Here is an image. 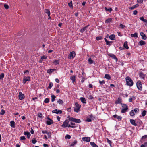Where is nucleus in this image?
Returning a JSON list of instances; mask_svg holds the SVG:
<instances>
[{
    "mask_svg": "<svg viewBox=\"0 0 147 147\" xmlns=\"http://www.w3.org/2000/svg\"><path fill=\"white\" fill-rule=\"evenodd\" d=\"M147 146V142H146L142 144L140 147H146Z\"/></svg>",
    "mask_w": 147,
    "mask_h": 147,
    "instance_id": "nucleus-38",
    "label": "nucleus"
},
{
    "mask_svg": "<svg viewBox=\"0 0 147 147\" xmlns=\"http://www.w3.org/2000/svg\"><path fill=\"white\" fill-rule=\"evenodd\" d=\"M88 61L89 63V64H91L93 63V61L92 59L91 58H89L88 59Z\"/></svg>",
    "mask_w": 147,
    "mask_h": 147,
    "instance_id": "nucleus-40",
    "label": "nucleus"
},
{
    "mask_svg": "<svg viewBox=\"0 0 147 147\" xmlns=\"http://www.w3.org/2000/svg\"><path fill=\"white\" fill-rule=\"evenodd\" d=\"M32 142L33 144H35L37 142V141L36 139L33 138L32 140Z\"/></svg>",
    "mask_w": 147,
    "mask_h": 147,
    "instance_id": "nucleus-42",
    "label": "nucleus"
},
{
    "mask_svg": "<svg viewBox=\"0 0 147 147\" xmlns=\"http://www.w3.org/2000/svg\"><path fill=\"white\" fill-rule=\"evenodd\" d=\"M92 120L90 118L87 117V119L85 121L87 122H90L92 121Z\"/></svg>",
    "mask_w": 147,
    "mask_h": 147,
    "instance_id": "nucleus-48",
    "label": "nucleus"
},
{
    "mask_svg": "<svg viewBox=\"0 0 147 147\" xmlns=\"http://www.w3.org/2000/svg\"><path fill=\"white\" fill-rule=\"evenodd\" d=\"M99 82L100 84L101 85H103V84H104L105 83V81L104 80H103L102 81L99 80Z\"/></svg>",
    "mask_w": 147,
    "mask_h": 147,
    "instance_id": "nucleus-59",
    "label": "nucleus"
},
{
    "mask_svg": "<svg viewBox=\"0 0 147 147\" xmlns=\"http://www.w3.org/2000/svg\"><path fill=\"white\" fill-rule=\"evenodd\" d=\"M51 101L52 102H53L55 100V98H56V96L54 95H52L51 96Z\"/></svg>",
    "mask_w": 147,
    "mask_h": 147,
    "instance_id": "nucleus-35",
    "label": "nucleus"
},
{
    "mask_svg": "<svg viewBox=\"0 0 147 147\" xmlns=\"http://www.w3.org/2000/svg\"><path fill=\"white\" fill-rule=\"evenodd\" d=\"M139 76L141 78L144 79L145 75L142 72H140V74Z\"/></svg>",
    "mask_w": 147,
    "mask_h": 147,
    "instance_id": "nucleus-22",
    "label": "nucleus"
},
{
    "mask_svg": "<svg viewBox=\"0 0 147 147\" xmlns=\"http://www.w3.org/2000/svg\"><path fill=\"white\" fill-rule=\"evenodd\" d=\"M105 9L107 11H109L110 12H111V11L112 10V8H110L109 9H107L106 7H105Z\"/></svg>",
    "mask_w": 147,
    "mask_h": 147,
    "instance_id": "nucleus-52",
    "label": "nucleus"
},
{
    "mask_svg": "<svg viewBox=\"0 0 147 147\" xmlns=\"http://www.w3.org/2000/svg\"><path fill=\"white\" fill-rule=\"evenodd\" d=\"M147 138V135L143 136L141 138V140H143L144 139H146Z\"/></svg>",
    "mask_w": 147,
    "mask_h": 147,
    "instance_id": "nucleus-55",
    "label": "nucleus"
},
{
    "mask_svg": "<svg viewBox=\"0 0 147 147\" xmlns=\"http://www.w3.org/2000/svg\"><path fill=\"white\" fill-rule=\"evenodd\" d=\"M140 35L141 36H142V39L145 40H146L147 38V37L145 34L142 32H141L140 33Z\"/></svg>",
    "mask_w": 147,
    "mask_h": 147,
    "instance_id": "nucleus-12",
    "label": "nucleus"
},
{
    "mask_svg": "<svg viewBox=\"0 0 147 147\" xmlns=\"http://www.w3.org/2000/svg\"><path fill=\"white\" fill-rule=\"evenodd\" d=\"M76 55L75 52L74 51H73L70 52V54L68 56V58L69 59H71L73 58Z\"/></svg>",
    "mask_w": 147,
    "mask_h": 147,
    "instance_id": "nucleus-5",
    "label": "nucleus"
},
{
    "mask_svg": "<svg viewBox=\"0 0 147 147\" xmlns=\"http://www.w3.org/2000/svg\"><path fill=\"white\" fill-rule=\"evenodd\" d=\"M125 79L127 84V85L131 86L133 85V81L129 77H126Z\"/></svg>",
    "mask_w": 147,
    "mask_h": 147,
    "instance_id": "nucleus-1",
    "label": "nucleus"
},
{
    "mask_svg": "<svg viewBox=\"0 0 147 147\" xmlns=\"http://www.w3.org/2000/svg\"><path fill=\"white\" fill-rule=\"evenodd\" d=\"M125 25H123L122 24H120L119 26V28H121L122 29H124L125 27Z\"/></svg>",
    "mask_w": 147,
    "mask_h": 147,
    "instance_id": "nucleus-39",
    "label": "nucleus"
},
{
    "mask_svg": "<svg viewBox=\"0 0 147 147\" xmlns=\"http://www.w3.org/2000/svg\"><path fill=\"white\" fill-rule=\"evenodd\" d=\"M75 107H74V110H79L81 107V105H79L77 103H75Z\"/></svg>",
    "mask_w": 147,
    "mask_h": 147,
    "instance_id": "nucleus-6",
    "label": "nucleus"
},
{
    "mask_svg": "<svg viewBox=\"0 0 147 147\" xmlns=\"http://www.w3.org/2000/svg\"><path fill=\"white\" fill-rule=\"evenodd\" d=\"M102 37L101 36L97 37L96 38V39L97 40H99L101 39Z\"/></svg>",
    "mask_w": 147,
    "mask_h": 147,
    "instance_id": "nucleus-60",
    "label": "nucleus"
},
{
    "mask_svg": "<svg viewBox=\"0 0 147 147\" xmlns=\"http://www.w3.org/2000/svg\"><path fill=\"white\" fill-rule=\"evenodd\" d=\"M139 6V5L138 4H136L135 5L131 7L130 8V9L131 10L133 9L134 8H135L136 7H137Z\"/></svg>",
    "mask_w": 147,
    "mask_h": 147,
    "instance_id": "nucleus-33",
    "label": "nucleus"
},
{
    "mask_svg": "<svg viewBox=\"0 0 147 147\" xmlns=\"http://www.w3.org/2000/svg\"><path fill=\"white\" fill-rule=\"evenodd\" d=\"M82 140L84 141L89 142L90 140V137H84L82 138Z\"/></svg>",
    "mask_w": 147,
    "mask_h": 147,
    "instance_id": "nucleus-9",
    "label": "nucleus"
},
{
    "mask_svg": "<svg viewBox=\"0 0 147 147\" xmlns=\"http://www.w3.org/2000/svg\"><path fill=\"white\" fill-rule=\"evenodd\" d=\"M4 77V74L3 73H1L0 75V80H1Z\"/></svg>",
    "mask_w": 147,
    "mask_h": 147,
    "instance_id": "nucleus-49",
    "label": "nucleus"
},
{
    "mask_svg": "<svg viewBox=\"0 0 147 147\" xmlns=\"http://www.w3.org/2000/svg\"><path fill=\"white\" fill-rule=\"evenodd\" d=\"M19 99L20 100H22L24 98V94L21 92H19Z\"/></svg>",
    "mask_w": 147,
    "mask_h": 147,
    "instance_id": "nucleus-13",
    "label": "nucleus"
},
{
    "mask_svg": "<svg viewBox=\"0 0 147 147\" xmlns=\"http://www.w3.org/2000/svg\"><path fill=\"white\" fill-rule=\"evenodd\" d=\"M112 21V19L111 18H109L105 20V22L106 23H110Z\"/></svg>",
    "mask_w": 147,
    "mask_h": 147,
    "instance_id": "nucleus-41",
    "label": "nucleus"
},
{
    "mask_svg": "<svg viewBox=\"0 0 147 147\" xmlns=\"http://www.w3.org/2000/svg\"><path fill=\"white\" fill-rule=\"evenodd\" d=\"M77 141L76 140H75L70 145V146L74 147L77 143Z\"/></svg>",
    "mask_w": 147,
    "mask_h": 147,
    "instance_id": "nucleus-19",
    "label": "nucleus"
},
{
    "mask_svg": "<svg viewBox=\"0 0 147 147\" xmlns=\"http://www.w3.org/2000/svg\"><path fill=\"white\" fill-rule=\"evenodd\" d=\"M130 121L131 123L133 125L135 126H137V125L136 123V121L135 120L132 119H130Z\"/></svg>",
    "mask_w": 147,
    "mask_h": 147,
    "instance_id": "nucleus-10",
    "label": "nucleus"
},
{
    "mask_svg": "<svg viewBox=\"0 0 147 147\" xmlns=\"http://www.w3.org/2000/svg\"><path fill=\"white\" fill-rule=\"evenodd\" d=\"M53 123V121L52 120H47L46 121V124L48 125H50L52 124Z\"/></svg>",
    "mask_w": 147,
    "mask_h": 147,
    "instance_id": "nucleus-18",
    "label": "nucleus"
},
{
    "mask_svg": "<svg viewBox=\"0 0 147 147\" xmlns=\"http://www.w3.org/2000/svg\"><path fill=\"white\" fill-rule=\"evenodd\" d=\"M30 77L29 76L24 77L23 78V82L25 84L27 81H30Z\"/></svg>",
    "mask_w": 147,
    "mask_h": 147,
    "instance_id": "nucleus-7",
    "label": "nucleus"
},
{
    "mask_svg": "<svg viewBox=\"0 0 147 147\" xmlns=\"http://www.w3.org/2000/svg\"><path fill=\"white\" fill-rule=\"evenodd\" d=\"M53 63L55 65L58 64H59V60H55L53 62Z\"/></svg>",
    "mask_w": 147,
    "mask_h": 147,
    "instance_id": "nucleus-44",
    "label": "nucleus"
},
{
    "mask_svg": "<svg viewBox=\"0 0 147 147\" xmlns=\"http://www.w3.org/2000/svg\"><path fill=\"white\" fill-rule=\"evenodd\" d=\"M107 142L109 144L110 146L111 147H112V146H111L112 142H111V141L108 138H107Z\"/></svg>",
    "mask_w": 147,
    "mask_h": 147,
    "instance_id": "nucleus-36",
    "label": "nucleus"
},
{
    "mask_svg": "<svg viewBox=\"0 0 147 147\" xmlns=\"http://www.w3.org/2000/svg\"><path fill=\"white\" fill-rule=\"evenodd\" d=\"M112 42H113L112 41H108V42L107 43H106V44L107 45L110 46L111 45V43H112Z\"/></svg>",
    "mask_w": 147,
    "mask_h": 147,
    "instance_id": "nucleus-63",
    "label": "nucleus"
},
{
    "mask_svg": "<svg viewBox=\"0 0 147 147\" xmlns=\"http://www.w3.org/2000/svg\"><path fill=\"white\" fill-rule=\"evenodd\" d=\"M138 89L140 90L142 89V85L141 84V82L140 81H138L136 83Z\"/></svg>",
    "mask_w": 147,
    "mask_h": 147,
    "instance_id": "nucleus-4",
    "label": "nucleus"
},
{
    "mask_svg": "<svg viewBox=\"0 0 147 147\" xmlns=\"http://www.w3.org/2000/svg\"><path fill=\"white\" fill-rule=\"evenodd\" d=\"M76 76H71L70 77V79L72 80V82L73 83L76 82Z\"/></svg>",
    "mask_w": 147,
    "mask_h": 147,
    "instance_id": "nucleus-14",
    "label": "nucleus"
},
{
    "mask_svg": "<svg viewBox=\"0 0 147 147\" xmlns=\"http://www.w3.org/2000/svg\"><path fill=\"white\" fill-rule=\"evenodd\" d=\"M71 124V126L73 127H72V128H75L77 127V126H75V123H73L72 122H71L70 123Z\"/></svg>",
    "mask_w": 147,
    "mask_h": 147,
    "instance_id": "nucleus-30",
    "label": "nucleus"
},
{
    "mask_svg": "<svg viewBox=\"0 0 147 147\" xmlns=\"http://www.w3.org/2000/svg\"><path fill=\"white\" fill-rule=\"evenodd\" d=\"M20 139L21 140H25L26 139V138L24 136H22L20 137Z\"/></svg>",
    "mask_w": 147,
    "mask_h": 147,
    "instance_id": "nucleus-58",
    "label": "nucleus"
},
{
    "mask_svg": "<svg viewBox=\"0 0 147 147\" xmlns=\"http://www.w3.org/2000/svg\"><path fill=\"white\" fill-rule=\"evenodd\" d=\"M121 100H122L121 98H119L118 99L115 101V103L116 104L120 103L121 102Z\"/></svg>",
    "mask_w": 147,
    "mask_h": 147,
    "instance_id": "nucleus-27",
    "label": "nucleus"
},
{
    "mask_svg": "<svg viewBox=\"0 0 147 147\" xmlns=\"http://www.w3.org/2000/svg\"><path fill=\"white\" fill-rule=\"evenodd\" d=\"M135 99V97L134 96H132L131 97L129 98V102H132L133 100H134Z\"/></svg>",
    "mask_w": 147,
    "mask_h": 147,
    "instance_id": "nucleus-43",
    "label": "nucleus"
},
{
    "mask_svg": "<svg viewBox=\"0 0 147 147\" xmlns=\"http://www.w3.org/2000/svg\"><path fill=\"white\" fill-rule=\"evenodd\" d=\"M139 43L141 45H144L145 44V42L142 41V40H141L139 42Z\"/></svg>",
    "mask_w": 147,
    "mask_h": 147,
    "instance_id": "nucleus-45",
    "label": "nucleus"
},
{
    "mask_svg": "<svg viewBox=\"0 0 147 147\" xmlns=\"http://www.w3.org/2000/svg\"><path fill=\"white\" fill-rule=\"evenodd\" d=\"M52 112L56 114H61L62 112V111H52Z\"/></svg>",
    "mask_w": 147,
    "mask_h": 147,
    "instance_id": "nucleus-31",
    "label": "nucleus"
},
{
    "mask_svg": "<svg viewBox=\"0 0 147 147\" xmlns=\"http://www.w3.org/2000/svg\"><path fill=\"white\" fill-rule=\"evenodd\" d=\"M121 105L123 107L121 110H127L128 109L127 106V105L122 104Z\"/></svg>",
    "mask_w": 147,
    "mask_h": 147,
    "instance_id": "nucleus-11",
    "label": "nucleus"
},
{
    "mask_svg": "<svg viewBox=\"0 0 147 147\" xmlns=\"http://www.w3.org/2000/svg\"><path fill=\"white\" fill-rule=\"evenodd\" d=\"M124 47L127 49H128L129 47L127 45V41H125L123 45Z\"/></svg>",
    "mask_w": 147,
    "mask_h": 147,
    "instance_id": "nucleus-28",
    "label": "nucleus"
},
{
    "mask_svg": "<svg viewBox=\"0 0 147 147\" xmlns=\"http://www.w3.org/2000/svg\"><path fill=\"white\" fill-rule=\"evenodd\" d=\"M68 5L70 7H72L73 6L72 1H71L70 3H68Z\"/></svg>",
    "mask_w": 147,
    "mask_h": 147,
    "instance_id": "nucleus-56",
    "label": "nucleus"
},
{
    "mask_svg": "<svg viewBox=\"0 0 147 147\" xmlns=\"http://www.w3.org/2000/svg\"><path fill=\"white\" fill-rule=\"evenodd\" d=\"M71 136L68 134H67L66 136H65V139H70L71 138Z\"/></svg>",
    "mask_w": 147,
    "mask_h": 147,
    "instance_id": "nucleus-46",
    "label": "nucleus"
},
{
    "mask_svg": "<svg viewBox=\"0 0 147 147\" xmlns=\"http://www.w3.org/2000/svg\"><path fill=\"white\" fill-rule=\"evenodd\" d=\"M24 134L27 136V138L28 139H29L31 136V134L28 131L24 132Z\"/></svg>",
    "mask_w": 147,
    "mask_h": 147,
    "instance_id": "nucleus-15",
    "label": "nucleus"
},
{
    "mask_svg": "<svg viewBox=\"0 0 147 147\" xmlns=\"http://www.w3.org/2000/svg\"><path fill=\"white\" fill-rule=\"evenodd\" d=\"M138 111H131L129 112V114L131 116H134L135 113H137Z\"/></svg>",
    "mask_w": 147,
    "mask_h": 147,
    "instance_id": "nucleus-16",
    "label": "nucleus"
},
{
    "mask_svg": "<svg viewBox=\"0 0 147 147\" xmlns=\"http://www.w3.org/2000/svg\"><path fill=\"white\" fill-rule=\"evenodd\" d=\"M90 144L92 147H98V146L94 142H90Z\"/></svg>",
    "mask_w": 147,
    "mask_h": 147,
    "instance_id": "nucleus-21",
    "label": "nucleus"
},
{
    "mask_svg": "<svg viewBox=\"0 0 147 147\" xmlns=\"http://www.w3.org/2000/svg\"><path fill=\"white\" fill-rule=\"evenodd\" d=\"M49 102V100L48 98H46L44 100V102L45 103H48Z\"/></svg>",
    "mask_w": 147,
    "mask_h": 147,
    "instance_id": "nucleus-54",
    "label": "nucleus"
},
{
    "mask_svg": "<svg viewBox=\"0 0 147 147\" xmlns=\"http://www.w3.org/2000/svg\"><path fill=\"white\" fill-rule=\"evenodd\" d=\"M80 100L83 103H86V100L85 98H84L83 97H81L80 98Z\"/></svg>",
    "mask_w": 147,
    "mask_h": 147,
    "instance_id": "nucleus-23",
    "label": "nucleus"
},
{
    "mask_svg": "<svg viewBox=\"0 0 147 147\" xmlns=\"http://www.w3.org/2000/svg\"><path fill=\"white\" fill-rule=\"evenodd\" d=\"M109 38L112 40H114L115 39V37L114 35H112L109 36Z\"/></svg>",
    "mask_w": 147,
    "mask_h": 147,
    "instance_id": "nucleus-25",
    "label": "nucleus"
},
{
    "mask_svg": "<svg viewBox=\"0 0 147 147\" xmlns=\"http://www.w3.org/2000/svg\"><path fill=\"white\" fill-rule=\"evenodd\" d=\"M38 116L41 118H43L42 114L41 113H39L38 114Z\"/></svg>",
    "mask_w": 147,
    "mask_h": 147,
    "instance_id": "nucleus-50",
    "label": "nucleus"
},
{
    "mask_svg": "<svg viewBox=\"0 0 147 147\" xmlns=\"http://www.w3.org/2000/svg\"><path fill=\"white\" fill-rule=\"evenodd\" d=\"M105 78L108 79H110L111 77L110 75L108 74H106L105 76Z\"/></svg>",
    "mask_w": 147,
    "mask_h": 147,
    "instance_id": "nucleus-37",
    "label": "nucleus"
},
{
    "mask_svg": "<svg viewBox=\"0 0 147 147\" xmlns=\"http://www.w3.org/2000/svg\"><path fill=\"white\" fill-rule=\"evenodd\" d=\"M69 121L72 122H75L76 123H80L81 122V121L79 119H76L75 118L72 117H70L69 118Z\"/></svg>",
    "mask_w": 147,
    "mask_h": 147,
    "instance_id": "nucleus-3",
    "label": "nucleus"
},
{
    "mask_svg": "<svg viewBox=\"0 0 147 147\" xmlns=\"http://www.w3.org/2000/svg\"><path fill=\"white\" fill-rule=\"evenodd\" d=\"M89 117L92 120H93L95 118L93 116L92 114L89 115Z\"/></svg>",
    "mask_w": 147,
    "mask_h": 147,
    "instance_id": "nucleus-47",
    "label": "nucleus"
},
{
    "mask_svg": "<svg viewBox=\"0 0 147 147\" xmlns=\"http://www.w3.org/2000/svg\"><path fill=\"white\" fill-rule=\"evenodd\" d=\"M140 20L143 21L144 22L147 23V20L146 19H144V17H141L140 18Z\"/></svg>",
    "mask_w": 147,
    "mask_h": 147,
    "instance_id": "nucleus-29",
    "label": "nucleus"
},
{
    "mask_svg": "<svg viewBox=\"0 0 147 147\" xmlns=\"http://www.w3.org/2000/svg\"><path fill=\"white\" fill-rule=\"evenodd\" d=\"M46 134H47V135H48V138H49L51 137V133L50 132H47V133Z\"/></svg>",
    "mask_w": 147,
    "mask_h": 147,
    "instance_id": "nucleus-57",
    "label": "nucleus"
},
{
    "mask_svg": "<svg viewBox=\"0 0 147 147\" xmlns=\"http://www.w3.org/2000/svg\"><path fill=\"white\" fill-rule=\"evenodd\" d=\"M44 11L46 13H47V14L48 16H50V13L49 10L47 9H45V10Z\"/></svg>",
    "mask_w": 147,
    "mask_h": 147,
    "instance_id": "nucleus-26",
    "label": "nucleus"
},
{
    "mask_svg": "<svg viewBox=\"0 0 147 147\" xmlns=\"http://www.w3.org/2000/svg\"><path fill=\"white\" fill-rule=\"evenodd\" d=\"M69 121L67 120H65L63 123V124L61 125V126L63 128H65L68 127H73L71 126V125L69 124Z\"/></svg>",
    "mask_w": 147,
    "mask_h": 147,
    "instance_id": "nucleus-2",
    "label": "nucleus"
},
{
    "mask_svg": "<svg viewBox=\"0 0 147 147\" xmlns=\"http://www.w3.org/2000/svg\"><path fill=\"white\" fill-rule=\"evenodd\" d=\"M109 56L116 60V61H117V58L114 55L112 54H109Z\"/></svg>",
    "mask_w": 147,
    "mask_h": 147,
    "instance_id": "nucleus-17",
    "label": "nucleus"
},
{
    "mask_svg": "<svg viewBox=\"0 0 147 147\" xmlns=\"http://www.w3.org/2000/svg\"><path fill=\"white\" fill-rule=\"evenodd\" d=\"M55 70L53 69H49L47 71V73L48 74H51Z\"/></svg>",
    "mask_w": 147,
    "mask_h": 147,
    "instance_id": "nucleus-34",
    "label": "nucleus"
},
{
    "mask_svg": "<svg viewBox=\"0 0 147 147\" xmlns=\"http://www.w3.org/2000/svg\"><path fill=\"white\" fill-rule=\"evenodd\" d=\"M113 117L114 118L117 119L119 121L121 120L122 118V117L118 116L116 114L113 115Z\"/></svg>",
    "mask_w": 147,
    "mask_h": 147,
    "instance_id": "nucleus-8",
    "label": "nucleus"
},
{
    "mask_svg": "<svg viewBox=\"0 0 147 147\" xmlns=\"http://www.w3.org/2000/svg\"><path fill=\"white\" fill-rule=\"evenodd\" d=\"M131 36V37H138V34L137 33H135L134 34H132Z\"/></svg>",
    "mask_w": 147,
    "mask_h": 147,
    "instance_id": "nucleus-32",
    "label": "nucleus"
},
{
    "mask_svg": "<svg viewBox=\"0 0 147 147\" xmlns=\"http://www.w3.org/2000/svg\"><path fill=\"white\" fill-rule=\"evenodd\" d=\"M53 86V84L52 82H50L49 84V86H48V88L49 89L51 88V87Z\"/></svg>",
    "mask_w": 147,
    "mask_h": 147,
    "instance_id": "nucleus-61",
    "label": "nucleus"
},
{
    "mask_svg": "<svg viewBox=\"0 0 147 147\" xmlns=\"http://www.w3.org/2000/svg\"><path fill=\"white\" fill-rule=\"evenodd\" d=\"M89 26V25H88L86 26L83 27L82 29L80 31L82 33L83 32H84L85 30H86V28Z\"/></svg>",
    "mask_w": 147,
    "mask_h": 147,
    "instance_id": "nucleus-24",
    "label": "nucleus"
},
{
    "mask_svg": "<svg viewBox=\"0 0 147 147\" xmlns=\"http://www.w3.org/2000/svg\"><path fill=\"white\" fill-rule=\"evenodd\" d=\"M57 102L60 104H62L63 103V101L62 100L59 99L58 100Z\"/></svg>",
    "mask_w": 147,
    "mask_h": 147,
    "instance_id": "nucleus-53",
    "label": "nucleus"
},
{
    "mask_svg": "<svg viewBox=\"0 0 147 147\" xmlns=\"http://www.w3.org/2000/svg\"><path fill=\"white\" fill-rule=\"evenodd\" d=\"M146 111H143L142 113V116H144L146 115Z\"/></svg>",
    "mask_w": 147,
    "mask_h": 147,
    "instance_id": "nucleus-51",
    "label": "nucleus"
},
{
    "mask_svg": "<svg viewBox=\"0 0 147 147\" xmlns=\"http://www.w3.org/2000/svg\"><path fill=\"white\" fill-rule=\"evenodd\" d=\"M10 126L12 128H14L15 127V123L13 121H10Z\"/></svg>",
    "mask_w": 147,
    "mask_h": 147,
    "instance_id": "nucleus-20",
    "label": "nucleus"
},
{
    "mask_svg": "<svg viewBox=\"0 0 147 147\" xmlns=\"http://www.w3.org/2000/svg\"><path fill=\"white\" fill-rule=\"evenodd\" d=\"M41 59L43 60V59H45L47 58V57L45 56H43L41 57Z\"/></svg>",
    "mask_w": 147,
    "mask_h": 147,
    "instance_id": "nucleus-62",
    "label": "nucleus"
},
{
    "mask_svg": "<svg viewBox=\"0 0 147 147\" xmlns=\"http://www.w3.org/2000/svg\"><path fill=\"white\" fill-rule=\"evenodd\" d=\"M85 79V77H83L82 78V80H81V82L82 83L84 82V80Z\"/></svg>",
    "mask_w": 147,
    "mask_h": 147,
    "instance_id": "nucleus-64",
    "label": "nucleus"
}]
</instances>
